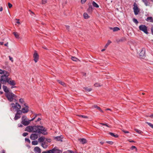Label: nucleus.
<instances>
[{"instance_id":"obj_1","label":"nucleus","mask_w":153,"mask_h":153,"mask_svg":"<svg viewBox=\"0 0 153 153\" xmlns=\"http://www.w3.org/2000/svg\"><path fill=\"white\" fill-rule=\"evenodd\" d=\"M25 131L30 132H33L39 134H42L44 135H47L48 134L46 131L47 130L42 126H28L26 128Z\"/></svg>"},{"instance_id":"obj_2","label":"nucleus","mask_w":153,"mask_h":153,"mask_svg":"<svg viewBox=\"0 0 153 153\" xmlns=\"http://www.w3.org/2000/svg\"><path fill=\"white\" fill-rule=\"evenodd\" d=\"M5 95L9 101L10 102L17 101L15 99V98L17 97L16 96L13 94L12 93L10 92H8L7 93H6Z\"/></svg>"},{"instance_id":"obj_3","label":"nucleus","mask_w":153,"mask_h":153,"mask_svg":"<svg viewBox=\"0 0 153 153\" xmlns=\"http://www.w3.org/2000/svg\"><path fill=\"white\" fill-rule=\"evenodd\" d=\"M62 151L57 149V147H55L52 150H50L42 152V153H62Z\"/></svg>"},{"instance_id":"obj_4","label":"nucleus","mask_w":153,"mask_h":153,"mask_svg":"<svg viewBox=\"0 0 153 153\" xmlns=\"http://www.w3.org/2000/svg\"><path fill=\"white\" fill-rule=\"evenodd\" d=\"M21 123L25 126L29 125L30 123V121L27 120V117L26 116H23L22 118Z\"/></svg>"},{"instance_id":"obj_5","label":"nucleus","mask_w":153,"mask_h":153,"mask_svg":"<svg viewBox=\"0 0 153 153\" xmlns=\"http://www.w3.org/2000/svg\"><path fill=\"white\" fill-rule=\"evenodd\" d=\"M139 28L140 30L143 31L146 34L148 33L147 27L146 25H142L139 26Z\"/></svg>"},{"instance_id":"obj_6","label":"nucleus","mask_w":153,"mask_h":153,"mask_svg":"<svg viewBox=\"0 0 153 153\" xmlns=\"http://www.w3.org/2000/svg\"><path fill=\"white\" fill-rule=\"evenodd\" d=\"M16 111V113L15 117L14 118V120H15L20 118L21 116L20 115L22 113L21 111L20 110H17Z\"/></svg>"},{"instance_id":"obj_7","label":"nucleus","mask_w":153,"mask_h":153,"mask_svg":"<svg viewBox=\"0 0 153 153\" xmlns=\"http://www.w3.org/2000/svg\"><path fill=\"white\" fill-rule=\"evenodd\" d=\"M133 9L135 15H137L140 12V10L137 7V5L135 3H134V4Z\"/></svg>"},{"instance_id":"obj_8","label":"nucleus","mask_w":153,"mask_h":153,"mask_svg":"<svg viewBox=\"0 0 153 153\" xmlns=\"http://www.w3.org/2000/svg\"><path fill=\"white\" fill-rule=\"evenodd\" d=\"M10 78L9 77H4V76H1L0 81L2 84H4L7 82V81L9 80V79Z\"/></svg>"},{"instance_id":"obj_9","label":"nucleus","mask_w":153,"mask_h":153,"mask_svg":"<svg viewBox=\"0 0 153 153\" xmlns=\"http://www.w3.org/2000/svg\"><path fill=\"white\" fill-rule=\"evenodd\" d=\"M24 105L25 107L22 108L21 111L24 113H27L29 111V107L26 104H24Z\"/></svg>"},{"instance_id":"obj_10","label":"nucleus","mask_w":153,"mask_h":153,"mask_svg":"<svg viewBox=\"0 0 153 153\" xmlns=\"http://www.w3.org/2000/svg\"><path fill=\"white\" fill-rule=\"evenodd\" d=\"M37 133L32 134L30 137V138L31 140H35L38 137V134Z\"/></svg>"},{"instance_id":"obj_11","label":"nucleus","mask_w":153,"mask_h":153,"mask_svg":"<svg viewBox=\"0 0 153 153\" xmlns=\"http://www.w3.org/2000/svg\"><path fill=\"white\" fill-rule=\"evenodd\" d=\"M33 56L34 61L35 62H36L39 59V56L38 54L36 51H35L34 53Z\"/></svg>"},{"instance_id":"obj_12","label":"nucleus","mask_w":153,"mask_h":153,"mask_svg":"<svg viewBox=\"0 0 153 153\" xmlns=\"http://www.w3.org/2000/svg\"><path fill=\"white\" fill-rule=\"evenodd\" d=\"M7 82L11 85H16V83L15 81L12 80L10 78L9 79V80L7 81Z\"/></svg>"},{"instance_id":"obj_13","label":"nucleus","mask_w":153,"mask_h":153,"mask_svg":"<svg viewBox=\"0 0 153 153\" xmlns=\"http://www.w3.org/2000/svg\"><path fill=\"white\" fill-rule=\"evenodd\" d=\"M145 49L144 48H142L141 51L140 53L139 54L141 58H142L145 55Z\"/></svg>"},{"instance_id":"obj_14","label":"nucleus","mask_w":153,"mask_h":153,"mask_svg":"<svg viewBox=\"0 0 153 153\" xmlns=\"http://www.w3.org/2000/svg\"><path fill=\"white\" fill-rule=\"evenodd\" d=\"M45 138L44 137L42 136L38 138V142L42 143L45 142Z\"/></svg>"},{"instance_id":"obj_15","label":"nucleus","mask_w":153,"mask_h":153,"mask_svg":"<svg viewBox=\"0 0 153 153\" xmlns=\"http://www.w3.org/2000/svg\"><path fill=\"white\" fill-rule=\"evenodd\" d=\"M48 143L45 141L41 143V146L44 149H46L48 146Z\"/></svg>"},{"instance_id":"obj_16","label":"nucleus","mask_w":153,"mask_h":153,"mask_svg":"<svg viewBox=\"0 0 153 153\" xmlns=\"http://www.w3.org/2000/svg\"><path fill=\"white\" fill-rule=\"evenodd\" d=\"M34 151L35 152L40 153L41 152V150L40 149L39 147L36 146L34 148Z\"/></svg>"},{"instance_id":"obj_17","label":"nucleus","mask_w":153,"mask_h":153,"mask_svg":"<svg viewBox=\"0 0 153 153\" xmlns=\"http://www.w3.org/2000/svg\"><path fill=\"white\" fill-rule=\"evenodd\" d=\"M88 4L89 5V8L88 9V11L89 12H91L93 11V7L91 3H88Z\"/></svg>"},{"instance_id":"obj_18","label":"nucleus","mask_w":153,"mask_h":153,"mask_svg":"<svg viewBox=\"0 0 153 153\" xmlns=\"http://www.w3.org/2000/svg\"><path fill=\"white\" fill-rule=\"evenodd\" d=\"M109 29L110 30H113L114 32L120 30V28L117 27H110Z\"/></svg>"},{"instance_id":"obj_19","label":"nucleus","mask_w":153,"mask_h":153,"mask_svg":"<svg viewBox=\"0 0 153 153\" xmlns=\"http://www.w3.org/2000/svg\"><path fill=\"white\" fill-rule=\"evenodd\" d=\"M2 88L4 91L6 93L10 92H9V90L6 86L3 85L2 86Z\"/></svg>"},{"instance_id":"obj_20","label":"nucleus","mask_w":153,"mask_h":153,"mask_svg":"<svg viewBox=\"0 0 153 153\" xmlns=\"http://www.w3.org/2000/svg\"><path fill=\"white\" fill-rule=\"evenodd\" d=\"M146 20L147 22L153 23V18L152 17H147Z\"/></svg>"},{"instance_id":"obj_21","label":"nucleus","mask_w":153,"mask_h":153,"mask_svg":"<svg viewBox=\"0 0 153 153\" xmlns=\"http://www.w3.org/2000/svg\"><path fill=\"white\" fill-rule=\"evenodd\" d=\"M3 74H4V75L1 76L8 77V76L10 75V73L6 71H5Z\"/></svg>"},{"instance_id":"obj_22","label":"nucleus","mask_w":153,"mask_h":153,"mask_svg":"<svg viewBox=\"0 0 153 153\" xmlns=\"http://www.w3.org/2000/svg\"><path fill=\"white\" fill-rule=\"evenodd\" d=\"M15 108L17 110H19L21 108V105L17 102L16 103V106Z\"/></svg>"},{"instance_id":"obj_23","label":"nucleus","mask_w":153,"mask_h":153,"mask_svg":"<svg viewBox=\"0 0 153 153\" xmlns=\"http://www.w3.org/2000/svg\"><path fill=\"white\" fill-rule=\"evenodd\" d=\"M79 140L80 142L83 144L86 143L87 142L86 140L84 138L80 139H79Z\"/></svg>"},{"instance_id":"obj_24","label":"nucleus","mask_w":153,"mask_h":153,"mask_svg":"<svg viewBox=\"0 0 153 153\" xmlns=\"http://www.w3.org/2000/svg\"><path fill=\"white\" fill-rule=\"evenodd\" d=\"M62 136H61L55 137V138L58 141H62Z\"/></svg>"},{"instance_id":"obj_25","label":"nucleus","mask_w":153,"mask_h":153,"mask_svg":"<svg viewBox=\"0 0 153 153\" xmlns=\"http://www.w3.org/2000/svg\"><path fill=\"white\" fill-rule=\"evenodd\" d=\"M92 4L94 7L98 8L99 7V5L94 1H92Z\"/></svg>"},{"instance_id":"obj_26","label":"nucleus","mask_w":153,"mask_h":153,"mask_svg":"<svg viewBox=\"0 0 153 153\" xmlns=\"http://www.w3.org/2000/svg\"><path fill=\"white\" fill-rule=\"evenodd\" d=\"M13 34L14 35L15 37L16 38H19V34L17 32H14L13 33Z\"/></svg>"},{"instance_id":"obj_27","label":"nucleus","mask_w":153,"mask_h":153,"mask_svg":"<svg viewBox=\"0 0 153 153\" xmlns=\"http://www.w3.org/2000/svg\"><path fill=\"white\" fill-rule=\"evenodd\" d=\"M57 81L59 83L62 85L63 86L65 87L66 86V85L65 84L64 82L60 80H57Z\"/></svg>"},{"instance_id":"obj_28","label":"nucleus","mask_w":153,"mask_h":153,"mask_svg":"<svg viewBox=\"0 0 153 153\" xmlns=\"http://www.w3.org/2000/svg\"><path fill=\"white\" fill-rule=\"evenodd\" d=\"M109 134L111 136H113L115 137H118V135L116 134H115L114 133L112 132H109Z\"/></svg>"},{"instance_id":"obj_29","label":"nucleus","mask_w":153,"mask_h":153,"mask_svg":"<svg viewBox=\"0 0 153 153\" xmlns=\"http://www.w3.org/2000/svg\"><path fill=\"white\" fill-rule=\"evenodd\" d=\"M100 124L101 125H102L105 126L106 127H108V128H111V126L109 125H108V124L106 123H100Z\"/></svg>"},{"instance_id":"obj_30","label":"nucleus","mask_w":153,"mask_h":153,"mask_svg":"<svg viewBox=\"0 0 153 153\" xmlns=\"http://www.w3.org/2000/svg\"><path fill=\"white\" fill-rule=\"evenodd\" d=\"M134 130L138 133L141 134L143 132L141 130L137 128H135Z\"/></svg>"},{"instance_id":"obj_31","label":"nucleus","mask_w":153,"mask_h":153,"mask_svg":"<svg viewBox=\"0 0 153 153\" xmlns=\"http://www.w3.org/2000/svg\"><path fill=\"white\" fill-rule=\"evenodd\" d=\"M111 42L110 40H108L107 43H106V44L105 46V48H106L108 46V45H109L111 43Z\"/></svg>"},{"instance_id":"obj_32","label":"nucleus","mask_w":153,"mask_h":153,"mask_svg":"<svg viewBox=\"0 0 153 153\" xmlns=\"http://www.w3.org/2000/svg\"><path fill=\"white\" fill-rule=\"evenodd\" d=\"M142 1L146 6L149 5V2L147 0H142Z\"/></svg>"},{"instance_id":"obj_33","label":"nucleus","mask_w":153,"mask_h":153,"mask_svg":"<svg viewBox=\"0 0 153 153\" xmlns=\"http://www.w3.org/2000/svg\"><path fill=\"white\" fill-rule=\"evenodd\" d=\"M32 144L33 145H37L38 144V142L37 140H34L32 141Z\"/></svg>"},{"instance_id":"obj_34","label":"nucleus","mask_w":153,"mask_h":153,"mask_svg":"<svg viewBox=\"0 0 153 153\" xmlns=\"http://www.w3.org/2000/svg\"><path fill=\"white\" fill-rule=\"evenodd\" d=\"M71 59L72 60L76 62L78 60V59L75 57L72 56L71 57Z\"/></svg>"},{"instance_id":"obj_35","label":"nucleus","mask_w":153,"mask_h":153,"mask_svg":"<svg viewBox=\"0 0 153 153\" xmlns=\"http://www.w3.org/2000/svg\"><path fill=\"white\" fill-rule=\"evenodd\" d=\"M84 18L85 19H87L89 18V16L87 13H85L83 14Z\"/></svg>"},{"instance_id":"obj_36","label":"nucleus","mask_w":153,"mask_h":153,"mask_svg":"<svg viewBox=\"0 0 153 153\" xmlns=\"http://www.w3.org/2000/svg\"><path fill=\"white\" fill-rule=\"evenodd\" d=\"M146 123L148 124L152 128H153V124L148 122H146Z\"/></svg>"},{"instance_id":"obj_37","label":"nucleus","mask_w":153,"mask_h":153,"mask_svg":"<svg viewBox=\"0 0 153 153\" xmlns=\"http://www.w3.org/2000/svg\"><path fill=\"white\" fill-rule=\"evenodd\" d=\"M38 115H39V114H35V116L33 118H32L31 120H29V121H30V122L33 121L36 118V117Z\"/></svg>"},{"instance_id":"obj_38","label":"nucleus","mask_w":153,"mask_h":153,"mask_svg":"<svg viewBox=\"0 0 153 153\" xmlns=\"http://www.w3.org/2000/svg\"><path fill=\"white\" fill-rule=\"evenodd\" d=\"M38 115H39V114H35V116L33 118H32L31 120H29V121H30V122L33 121L36 118V117Z\"/></svg>"},{"instance_id":"obj_39","label":"nucleus","mask_w":153,"mask_h":153,"mask_svg":"<svg viewBox=\"0 0 153 153\" xmlns=\"http://www.w3.org/2000/svg\"><path fill=\"white\" fill-rule=\"evenodd\" d=\"M38 115H39V114H35V116L33 118H32L31 120H29V121H30V122L33 121L36 118V117Z\"/></svg>"},{"instance_id":"obj_40","label":"nucleus","mask_w":153,"mask_h":153,"mask_svg":"<svg viewBox=\"0 0 153 153\" xmlns=\"http://www.w3.org/2000/svg\"><path fill=\"white\" fill-rule=\"evenodd\" d=\"M133 22L137 24L138 23V22L137 21V20L135 18H134L133 19Z\"/></svg>"},{"instance_id":"obj_41","label":"nucleus","mask_w":153,"mask_h":153,"mask_svg":"<svg viewBox=\"0 0 153 153\" xmlns=\"http://www.w3.org/2000/svg\"><path fill=\"white\" fill-rule=\"evenodd\" d=\"M94 86L95 87H98L99 86H102L101 85H100L99 83H96L94 84Z\"/></svg>"},{"instance_id":"obj_42","label":"nucleus","mask_w":153,"mask_h":153,"mask_svg":"<svg viewBox=\"0 0 153 153\" xmlns=\"http://www.w3.org/2000/svg\"><path fill=\"white\" fill-rule=\"evenodd\" d=\"M85 89L87 91H88V92H90V91H92V89L91 88H85Z\"/></svg>"},{"instance_id":"obj_43","label":"nucleus","mask_w":153,"mask_h":153,"mask_svg":"<svg viewBox=\"0 0 153 153\" xmlns=\"http://www.w3.org/2000/svg\"><path fill=\"white\" fill-rule=\"evenodd\" d=\"M78 116L80 117H82V118H88V117L85 116V115H79Z\"/></svg>"},{"instance_id":"obj_44","label":"nucleus","mask_w":153,"mask_h":153,"mask_svg":"<svg viewBox=\"0 0 153 153\" xmlns=\"http://www.w3.org/2000/svg\"><path fill=\"white\" fill-rule=\"evenodd\" d=\"M126 40V38L125 37H123V38H122L121 39H120L119 40V42H123V41H125Z\"/></svg>"},{"instance_id":"obj_45","label":"nucleus","mask_w":153,"mask_h":153,"mask_svg":"<svg viewBox=\"0 0 153 153\" xmlns=\"http://www.w3.org/2000/svg\"><path fill=\"white\" fill-rule=\"evenodd\" d=\"M45 142L48 143H50L51 142V140L50 139H47V138H45Z\"/></svg>"},{"instance_id":"obj_46","label":"nucleus","mask_w":153,"mask_h":153,"mask_svg":"<svg viewBox=\"0 0 153 153\" xmlns=\"http://www.w3.org/2000/svg\"><path fill=\"white\" fill-rule=\"evenodd\" d=\"M93 107L94 108H97V109H98L99 110V109H100V107H99L97 105H94L93 106Z\"/></svg>"},{"instance_id":"obj_47","label":"nucleus","mask_w":153,"mask_h":153,"mask_svg":"<svg viewBox=\"0 0 153 153\" xmlns=\"http://www.w3.org/2000/svg\"><path fill=\"white\" fill-rule=\"evenodd\" d=\"M131 150H133L134 149H135L136 151H137V148H136V147L135 146H132L131 147Z\"/></svg>"},{"instance_id":"obj_48","label":"nucleus","mask_w":153,"mask_h":153,"mask_svg":"<svg viewBox=\"0 0 153 153\" xmlns=\"http://www.w3.org/2000/svg\"><path fill=\"white\" fill-rule=\"evenodd\" d=\"M25 140L26 142H27L29 143H30V140L28 138H25Z\"/></svg>"},{"instance_id":"obj_49","label":"nucleus","mask_w":153,"mask_h":153,"mask_svg":"<svg viewBox=\"0 0 153 153\" xmlns=\"http://www.w3.org/2000/svg\"><path fill=\"white\" fill-rule=\"evenodd\" d=\"M8 6L10 8H11L13 6L12 4H11L10 3H8Z\"/></svg>"},{"instance_id":"obj_50","label":"nucleus","mask_w":153,"mask_h":153,"mask_svg":"<svg viewBox=\"0 0 153 153\" xmlns=\"http://www.w3.org/2000/svg\"><path fill=\"white\" fill-rule=\"evenodd\" d=\"M47 0H42V3L43 4H45L47 3Z\"/></svg>"},{"instance_id":"obj_51","label":"nucleus","mask_w":153,"mask_h":153,"mask_svg":"<svg viewBox=\"0 0 153 153\" xmlns=\"http://www.w3.org/2000/svg\"><path fill=\"white\" fill-rule=\"evenodd\" d=\"M10 105L12 106V107L13 108H15V106H16V104H15L14 103H12L10 104Z\"/></svg>"},{"instance_id":"obj_52","label":"nucleus","mask_w":153,"mask_h":153,"mask_svg":"<svg viewBox=\"0 0 153 153\" xmlns=\"http://www.w3.org/2000/svg\"><path fill=\"white\" fill-rule=\"evenodd\" d=\"M28 134V133L27 132H25L23 134V136L24 137H25Z\"/></svg>"},{"instance_id":"obj_53","label":"nucleus","mask_w":153,"mask_h":153,"mask_svg":"<svg viewBox=\"0 0 153 153\" xmlns=\"http://www.w3.org/2000/svg\"><path fill=\"white\" fill-rule=\"evenodd\" d=\"M19 101L21 103H22L24 102V100L22 98H21L19 100Z\"/></svg>"},{"instance_id":"obj_54","label":"nucleus","mask_w":153,"mask_h":153,"mask_svg":"<svg viewBox=\"0 0 153 153\" xmlns=\"http://www.w3.org/2000/svg\"><path fill=\"white\" fill-rule=\"evenodd\" d=\"M107 143L110 145H112L113 144V142L112 141H107Z\"/></svg>"},{"instance_id":"obj_55","label":"nucleus","mask_w":153,"mask_h":153,"mask_svg":"<svg viewBox=\"0 0 153 153\" xmlns=\"http://www.w3.org/2000/svg\"><path fill=\"white\" fill-rule=\"evenodd\" d=\"M9 58L10 60L12 62H13V58L10 56H9Z\"/></svg>"},{"instance_id":"obj_56","label":"nucleus","mask_w":153,"mask_h":153,"mask_svg":"<svg viewBox=\"0 0 153 153\" xmlns=\"http://www.w3.org/2000/svg\"><path fill=\"white\" fill-rule=\"evenodd\" d=\"M5 71H3V70H2L0 69V74H3Z\"/></svg>"},{"instance_id":"obj_57","label":"nucleus","mask_w":153,"mask_h":153,"mask_svg":"<svg viewBox=\"0 0 153 153\" xmlns=\"http://www.w3.org/2000/svg\"><path fill=\"white\" fill-rule=\"evenodd\" d=\"M86 0H81V3L82 4H83L86 2Z\"/></svg>"},{"instance_id":"obj_58","label":"nucleus","mask_w":153,"mask_h":153,"mask_svg":"<svg viewBox=\"0 0 153 153\" xmlns=\"http://www.w3.org/2000/svg\"><path fill=\"white\" fill-rule=\"evenodd\" d=\"M15 20H17V22H16V23H17V24H18L19 25V24H20V22L19 21V19H15Z\"/></svg>"},{"instance_id":"obj_59","label":"nucleus","mask_w":153,"mask_h":153,"mask_svg":"<svg viewBox=\"0 0 153 153\" xmlns=\"http://www.w3.org/2000/svg\"><path fill=\"white\" fill-rule=\"evenodd\" d=\"M151 31L152 34L153 35V26H152L151 27Z\"/></svg>"},{"instance_id":"obj_60","label":"nucleus","mask_w":153,"mask_h":153,"mask_svg":"<svg viewBox=\"0 0 153 153\" xmlns=\"http://www.w3.org/2000/svg\"><path fill=\"white\" fill-rule=\"evenodd\" d=\"M18 126L19 127H22L23 126L22 124H18Z\"/></svg>"},{"instance_id":"obj_61","label":"nucleus","mask_w":153,"mask_h":153,"mask_svg":"<svg viewBox=\"0 0 153 153\" xmlns=\"http://www.w3.org/2000/svg\"><path fill=\"white\" fill-rule=\"evenodd\" d=\"M122 131L125 133H129V132L128 131H125V130H123Z\"/></svg>"},{"instance_id":"obj_62","label":"nucleus","mask_w":153,"mask_h":153,"mask_svg":"<svg viewBox=\"0 0 153 153\" xmlns=\"http://www.w3.org/2000/svg\"><path fill=\"white\" fill-rule=\"evenodd\" d=\"M3 8L2 7H0V11H2L3 10Z\"/></svg>"},{"instance_id":"obj_63","label":"nucleus","mask_w":153,"mask_h":153,"mask_svg":"<svg viewBox=\"0 0 153 153\" xmlns=\"http://www.w3.org/2000/svg\"><path fill=\"white\" fill-rule=\"evenodd\" d=\"M149 117H150L152 118H153V114H151L149 116Z\"/></svg>"},{"instance_id":"obj_64","label":"nucleus","mask_w":153,"mask_h":153,"mask_svg":"<svg viewBox=\"0 0 153 153\" xmlns=\"http://www.w3.org/2000/svg\"><path fill=\"white\" fill-rule=\"evenodd\" d=\"M69 153H74V152L72 151H69Z\"/></svg>"}]
</instances>
